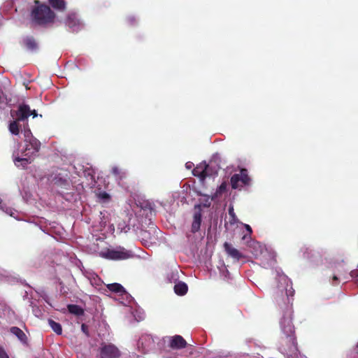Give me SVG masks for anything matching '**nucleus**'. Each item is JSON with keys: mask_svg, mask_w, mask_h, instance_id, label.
Segmentation results:
<instances>
[{"mask_svg": "<svg viewBox=\"0 0 358 358\" xmlns=\"http://www.w3.org/2000/svg\"><path fill=\"white\" fill-rule=\"evenodd\" d=\"M31 16L32 22L38 25H47L52 23L55 18L54 12L49 6L45 5L34 8Z\"/></svg>", "mask_w": 358, "mask_h": 358, "instance_id": "4", "label": "nucleus"}, {"mask_svg": "<svg viewBox=\"0 0 358 358\" xmlns=\"http://www.w3.org/2000/svg\"><path fill=\"white\" fill-rule=\"evenodd\" d=\"M68 310L71 313L76 315H81L83 314V310L77 305H69Z\"/></svg>", "mask_w": 358, "mask_h": 358, "instance_id": "26", "label": "nucleus"}, {"mask_svg": "<svg viewBox=\"0 0 358 358\" xmlns=\"http://www.w3.org/2000/svg\"><path fill=\"white\" fill-rule=\"evenodd\" d=\"M14 113L17 116L19 120H26L30 115H33V117L38 116V113L35 110H31L29 106L27 104H21L18 107L17 110H10V115L14 117Z\"/></svg>", "mask_w": 358, "mask_h": 358, "instance_id": "9", "label": "nucleus"}, {"mask_svg": "<svg viewBox=\"0 0 358 358\" xmlns=\"http://www.w3.org/2000/svg\"><path fill=\"white\" fill-rule=\"evenodd\" d=\"M342 279L343 280H345V282H347L349 278L348 276H344Z\"/></svg>", "mask_w": 358, "mask_h": 358, "instance_id": "42", "label": "nucleus"}, {"mask_svg": "<svg viewBox=\"0 0 358 358\" xmlns=\"http://www.w3.org/2000/svg\"><path fill=\"white\" fill-rule=\"evenodd\" d=\"M188 290V287L186 283L183 282H178L174 286V292L176 294L180 296L185 295Z\"/></svg>", "mask_w": 358, "mask_h": 358, "instance_id": "20", "label": "nucleus"}, {"mask_svg": "<svg viewBox=\"0 0 358 358\" xmlns=\"http://www.w3.org/2000/svg\"><path fill=\"white\" fill-rule=\"evenodd\" d=\"M278 289L279 292H280L282 294L285 293L289 300V297L292 296L294 292L290 280L285 275L278 273Z\"/></svg>", "mask_w": 358, "mask_h": 358, "instance_id": "7", "label": "nucleus"}, {"mask_svg": "<svg viewBox=\"0 0 358 358\" xmlns=\"http://www.w3.org/2000/svg\"><path fill=\"white\" fill-rule=\"evenodd\" d=\"M250 178L248 176V171L242 169L239 173L234 174L231 178V185L233 189H240L244 185H249Z\"/></svg>", "mask_w": 358, "mask_h": 358, "instance_id": "6", "label": "nucleus"}, {"mask_svg": "<svg viewBox=\"0 0 358 358\" xmlns=\"http://www.w3.org/2000/svg\"><path fill=\"white\" fill-rule=\"evenodd\" d=\"M0 209H1L6 214L9 215L10 217H16L17 214V210L15 209L7 206L6 204L2 203L1 200L0 199Z\"/></svg>", "mask_w": 358, "mask_h": 358, "instance_id": "24", "label": "nucleus"}, {"mask_svg": "<svg viewBox=\"0 0 358 358\" xmlns=\"http://www.w3.org/2000/svg\"><path fill=\"white\" fill-rule=\"evenodd\" d=\"M91 284L93 286L99 287L101 285V280L95 274H91V276L89 277Z\"/></svg>", "mask_w": 358, "mask_h": 358, "instance_id": "28", "label": "nucleus"}, {"mask_svg": "<svg viewBox=\"0 0 358 358\" xmlns=\"http://www.w3.org/2000/svg\"><path fill=\"white\" fill-rule=\"evenodd\" d=\"M220 271L222 274V275L224 276V278H228L229 273L224 265H223L222 268H220Z\"/></svg>", "mask_w": 358, "mask_h": 358, "instance_id": "35", "label": "nucleus"}, {"mask_svg": "<svg viewBox=\"0 0 358 358\" xmlns=\"http://www.w3.org/2000/svg\"><path fill=\"white\" fill-rule=\"evenodd\" d=\"M185 166L187 169H191L194 166V164L191 162H188L185 164Z\"/></svg>", "mask_w": 358, "mask_h": 358, "instance_id": "40", "label": "nucleus"}, {"mask_svg": "<svg viewBox=\"0 0 358 358\" xmlns=\"http://www.w3.org/2000/svg\"><path fill=\"white\" fill-rule=\"evenodd\" d=\"M192 173L194 176L199 178L201 181H203L206 177L213 175L211 168L205 162L198 164L193 169Z\"/></svg>", "mask_w": 358, "mask_h": 358, "instance_id": "11", "label": "nucleus"}, {"mask_svg": "<svg viewBox=\"0 0 358 358\" xmlns=\"http://www.w3.org/2000/svg\"><path fill=\"white\" fill-rule=\"evenodd\" d=\"M107 288L115 293L119 294V295L127 301L129 303L132 301V297L129 295L124 289V288L119 283H111L107 285Z\"/></svg>", "mask_w": 358, "mask_h": 358, "instance_id": "13", "label": "nucleus"}, {"mask_svg": "<svg viewBox=\"0 0 358 358\" xmlns=\"http://www.w3.org/2000/svg\"><path fill=\"white\" fill-rule=\"evenodd\" d=\"M301 250L303 251L304 257L308 258L309 257L308 254H306V253H308V252L309 250V248H303L301 249Z\"/></svg>", "mask_w": 358, "mask_h": 358, "instance_id": "39", "label": "nucleus"}, {"mask_svg": "<svg viewBox=\"0 0 358 358\" xmlns=\"http://www.w3.org/2000/svg\"><path fill=\"white\" fill-rule=\"evenodd\" d=\"M113 173L117 179L121 180L125 176V173L121 171L117 166H113L112 169Z\"/></svg>", "mask_w": 358, "mask_h": 358, "instance_id": "29", "label": "nucleus"}, {"mask_svg": "<svg viewBox=\"0 0 358 358\" xmlns=\"http://www.w3.org/2000/svg\"><path fill=\"white\" fill-rule=\"evenodd\" d=\"M120 352L118 348L113 344H102L100 348L101 358H119Z\"/></svg>", "mask_w": 358, "mask_h": 358, "instance_id": "10", "label": "nucleus"}, {"mask_svg": "<svg viewBox=\"0 0 358 358\" xmlns=\"http://www.w3.org/2000/svg\"><path fill=\"white\" fill-rule=\"evenodd\" d=\"M97 196H98L99 199L101 202H103V203L108 202L110 200V195L108 193H106V192H100L97 194Z\"/></svg>", "mask_w": 358, "mask_h": 358, "instance_id": "31", "label": "nucleus"}, {"mask_svg": "<svg viewBox=\"0 0 358 358\" xmlns=\"http://www.w3.org/2000/svg\"><path fill=\"white\" fill-rule=\"evenodd\" d=\"M338 278L337 275H334V277H333V280H334V281H337V280H338Z\"/></svg>", "mask_w": 358, "mask_h": 358, "instance_id": "43", "label": "nucleus"}, {"mask_svg": "<svg viewBox=\"0 0 358 358\" xmlns=\"http://www.w3.org/2000/svg\"><path fill=\"white\" fill-rule=\"evenodd\" d=\"M0 358H9L5 350L0 346Z\"/></svg>", "mask_w": 358, "mask_h": 358, "instance_id": "36", "label": "nucleus"}, {"mask_svg": "<svg viewBox=\"0 0 358 358\" xmlns=\"http://www.w3.org/2000/svg\"><path fill=\"white\" fill-rule=\"evenodd\" d=\"M130 227L129 225L127 224L125 222H120L117 225V231L120 233H127L129 231Z\"/></svg>", "mask_w": 358, "mask_h": 358, "instance_id": "30", "label": "nucleus"}, {"mask_svg": "<svg viewBox=\"0 0 358 358\" xmlns=\"http://www.w3.org/2000/svg\"><path fill=\"white\" fill-rule=\"evenodd\" d=\"M90 251L93 254L110 260H122L129 259L133 257L131 251L126 250L124 248L117 246L111 248H105L99 250L98 245L93 243L90 246Z\"/></svg>", "mask_w": 358, "mask_h": 358, "instance_id": "2", "label": "nucleus"}, {"mask_svg": "<svg viewBox=\"0 0 358 358\" xmlns=\"http://www.w3.org/2000/svg\"><path fill=\"white\" fill-rule=\"evenodd\" d=\"M229 215L230 217L229 223L231 224H235L238 222V220L234 213L233 206H230L229 208Z\"/></svg>", "mask_w": 358, "mask_h": 358, "instance_id": "27", "label": "nucleus"}, {"mask_svg": "<svg viewBox=\"0 0 358 358\" xmlns=\"http://www.w3.org/2000/svg\"><path fill=\"white\" fill-rule=\"evenodd\" d=\"M358 275V270H352L350 271V278H352V279L357 278Z\"/></svg>", "mask_w": 358, "mask_h": 358, "instance_id": "37", "label": "nucleus"}, {"mask_svg": "<svg viewBox=\"0 0 358 358\" xmlns=\"http://www.w3.org/2000/svg\"><path fill=\"white\" fill-rule=\"evenodd\" d=\"M13 117L15 118V120H13V122H10V123L9 124L8 129L12 134L17 135L20 132V126L18 123L20 120H17V116L16 115L15 113H14V117Z\"/></svg>", "mask_w": 358, "mask_h": 358, "instance_id": "19", "label": "nucleus"}, {"mask_svg": "<svg viewBox=\"0 0 358 358\" xmlns=\"http://www.w3.org/2000/svg\"><path fill=\"white\" fill-rule=\"evenodd\" d=\"M8 104V100L4 93L0 90V109H3Z\"/></svg>", "mask_w": 358, "mask_h": 358, "instance_id": "32", "label": "nucleus"}, {"mask_svg": "<svg viewBox=\"0 0 358 358\" xmlns=\"http://www.w3.org/2000/svg\"><path fill=\"white\" fill-rule=\"evenodd\" d=\"M64 24L72 32H77L84 27V24L76 13H68Z\"/></svg>", "mask_w": 358, "mask_h": 358, "instance_id": "8", "label": "nucleus"}, {"mask_svg": "<svg viewBox=\"0 0 358 358\" xmlns=\"http://www.w3.org/2000/svg\"><path fill=\"white\" fill-rule=\"evenodd\" d=\"M23 44L29 51H35L38 48V44L31 36H27L23 39Z\"/></svg>", "mask_w": 358, "mask_h": 358, "instance_id": "17", "label": "nucleus"}, {"mask_svg": "<svg viewBox=\"0 0 358 358\" xmlns=\"http://www.w3.org/2000/svg\"><path fill=\"white\" fill-rule=\"evenodd\" d=\"M226 189H227V184L223 182L217 188L215 194L214 196H212V199H213L214 197H217L219 194H221L222 193H223L224 192L226 191Z\"/></svg>", "mask_w": 358, "mask_h": 358, "instance_id": "33", "label": "nucleus"}, {"mask_svg": "<svg viewBox=\"0 0 358 358\" xmlns=\"http://www.w3.org/2000/svg\"><path fill=\"white\" fill-rule=\"evenodd\" d=\"M50 180L54 185L57 186V187H61L62 189H70L71 182L69 181L67 174H55L54 176H51Z\"/></svg>", "mask_w": 358, "mask_h": 358, "instance_id": "12", "label": "nucleus"}, {"mask_svg": "<svg viewBox=\"0 0 358 358\" xmlns=\"http://www.w3.org/2000/svg\"><path fill=\"white\" fill-rule=\"evenodd\" d=\"M153 346L154 340L150 335H143L138 341V347L144 352H148Z\"/></svg>", "mask_w": 358, "mask_h": 358, "instance_id": "14", "label": "nucleus"}, {"mask_svg": "<svg viewBox=\"0 0 358 358\" xmlns=\"http://www.w3.org/2000/svg\"><path fill=\"white\" fill-rule=\"evenodd\" d=\"M357 347H358V343H357Z\"/></svg>", "mask_w": 358, "mask_h": 358, "instance_id": "44", "label": "nucleus"}, {"mask_svg": "<svg viewBox=\"0 0 358 358\" xmlns=\"http://www.w3.org/2000/svg\"><path fill=\"white\" fill-rule=\"evenodd\" d=\"M107 220L103 217V219L100 222L101 225V231H103V233H113L115 231V227L113 224H109L107 226L106 224Z\"/></svg>", "mask_w": 358, "mask_h": 358, "instance_id": "22", "label": "nucleus"}, {"mask_svg": "<svg viewBox=\"0 0 358 358\" xmlns=\"http://www.w3.org/2000/svg\"><path fill=\"white\" fill-rule=\"evenodd\" d=\"M169 346L175 350L185 348L187 345L185 340L179 335L168 337Z\"/></svg>", "mask_w": 358, "mask_h": 358, "instance_id": "15", "label": "nucleus"}, {"mask_svg": "<svg viewBox=\"0 0 358 358\" xmlns=\"http://www.w3.org/2000/svg\"><path fill=\"white\" fill-rule=\"evenodd\" d=\"M224 250L227 252V254L234 259L236 261L240 260L243 257V255L241 252H240L237 249L234 248L231 244L229 243H224Z\"/></svg>", "mask_w": 358, "mask_h": 358, "instance_id": "16", "label": "nucleus"}, {"mask_svg": "<svg viewBox=\"0 0 358 358\" xmlns=\"http://www.w3.org/2000/svg\"><path fill=\"white\" fill-rule=\"evenodd\" d=\"M252 253L260 261V264L264 268H270L274 266L275 255L271 248H268L259 242L252 243Z\"/></svg>", "mask_w": 358, "mask_h": 358, "instance_id": "3", "label": "nucleus"}, {"mask_svg": "<svg viewBox=\"0 0 358 358\" xmlns=\"http://www.w3.org/2000/svg\"><path fill=\"white\" fill-rule=\"evenodd\" d=\"M32 311H33L34 315L37 317H41L43 316V313H42L41 310L39 309L38 307L33 306Z\"/></svg>", "mask_w": 358, "mask_h": 358, "instance_id": "34", "label": "nucleus"}, {"mask_svg": "<svg viewBox=\"0 0 358 358\" xmlns=\"http://www.w3.org/2000/svg\"><path fill=\"white\" fill-rule=\"evenodd\" d=\"M24 143L19 144L13 151V158L17 167L24 168L31 162V158L39 150L41 143L33 136L29 129L23 131Z\"/></svg>", "mask_w": 358, "mask_h": 358, "instance_id": "1", "label": "nucleus"}, {"mask_svg": "<svg viewBox=\"0 0 358 358\" xmlns=\"http://www.w3.org/2000/svg\"><path fill=\"white\" fill-rule=\"evenodd\" d=\"M49 3L54 8L58 10H63L66 7L64 0H49Z\"/></svg>", "mask_w": 358, "mask_h": 358, "instance_id": "23", "label": "nucleus"}, {"mask_svg": "<svg viewBox=\"0 0 358 358\" xmlns=\"http://www.w3.org/2000/svg\"><path fill=\"white\" fill-rule=\"evenodd\" d=\"M243 225H244V227L245 228V229L247 230V231L248 232V234H251L252 231V228L250 227V226L247 224H244Z\"/></svg>", "mask_w": 358, "mask_h": 358, "instance_id": "38", "label": "nucleus"}, {"mask_svg": "<svg viewBox=\"0 0 358 358\" xmlns=\"http://www.w3.org/2000/svg\"><path fill=\"white\" fill-rule=\"evenodd\" d=\"M10 332L16 336V337L22 342V343H26L27 341V336L23 332L22 330H21L20 328L17 327H13L10 328Z\"/></svg>", "mask_w": 358, "mask_h": 358, "instance_id": "21", "label": "nucleus"}, {"mask_svg": "<svg viewBox=\"0 0 358 358\" xmlns=\"http://www.w3.org/2000/svg\"><path fill=\"white\" fill-rule=\"evenodd\" d=\"M201 223V214L199 212L195 213L193 217L192 224V231L195 233L200 229Z\"/></svg>", "mask_w": 358, "mask_h": 358, "instance_id": "18", "label": "nucleus"}, {"mask_svg": "<svg viewBox=\"0 0 358 358\" xmlns=\"http://www.w3.org/2000/svg\"><path fill=\"white\" fill-rule=\"evenodd\" d=\"M292 319V310L291 307L287 306L280 321L281 330L287 337L292 336L294 332Z\"/></svg>", "mask_w": 358, "mask_h": 358, "instance_id": "5", "label": "nucleus"}, {"mask_svg": "<svg viewBox=\"0 0 358 358\" xmlns=\"http://www.w3.org/2000/svg\"><path fill=\"white\" fill-rule=\"evenodd\" d=\"M128 20L130 24H134V21H135V17H129L128 18Z\"/></svg>", "mask_w": 358, "mask_h": 358, "instance_id": "41", "label": "nucleus"}, {"mask_svg": "<svg viewBox=\"0 0 358 358\" xmlns=\"http://www.w3.org/2000/svg\"><path fill=\"white\" fill-rule=\"evenodd\" d=\"M48 324L51 329H52V331L55 332L57 335L62 334V328L59 323L50 319L48 320Z\"/></svg>", "mask_w": 358, "mask_h": 358, "instance_id": "25", "label": "nucleus"}]
</instances>
